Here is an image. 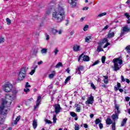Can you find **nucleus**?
I'll list each match as a JSON object with an SVG mask.
<instances>
[{
  "label": "nucleus",
  "instance_id": "obj_1",
  "mask_svg": "<svg viewBox=\"0 0 130 130\" xmlns=\"http://www.w3.org/2000/svg\"><path fill=\"white\" fill-rule=\"evenodd\" d=\"M13 94L8 93L6 95L5 99L2 100L1 104L0 105V115H7L9 113V108L12 105V102L16 100L17 96L16 94L18 93V91L14 90Z\"/></svg>",
  "mask_w": 130,
  "mask_h": 130
},
{
  "label": "nucleus",
  "instance_id": "obj_2",
  "mask_svg": "<svg viewBox=\"0 0 130 130\" xmlns=\"http://www.w3.org/2000/svg\"><path fill=\"white\" fill-rule=\"evenodd\" d=\"M65 16L64 4L59 2L55 5L52 12V19L54 21H56L57 23H60L63 21Z\"/></svg>",
  "mask_w": 130,
  "mask_h": 130
},
{
  "label": "nucleus",
  "instance_id": "obj_3",
  "mask_svg": "<svg viewBox=\"0 0 130 130\" xmlns=\"http://www.w3.org/2000/svg\"><path fill=\"white\" fill-rule=\"evenodd\" d=\"M113 62H114V71H119L122 67L121 64H122V59H121V57L113 59Z\"/></svg>",
  "mask_w": 130,
  "mask_h": 130
},
{
  "label": "nucleus",
  "instance_id": "obj_4",
  "mask_svg": "<svg viewBox=\"0 0 130 130\" xmlns=\"http://www.w3.org/2000/svg\"><path fill=\"white\" fill-rule=\"evenodd\" d=\"M27 70H26V68H22L18 75L17 80L18 81H23L25 78H26V74Z\"/></svg>",
  "mask_w": 130,
  "mask_h": 130
},
{
  "label": "nucleus",
  "instance_id": "obj_5",
  "mask_svg": "<svg viewBox=\"0 0 130 130\" xmlns=\"http://www.w3.org/2000/svg\"><path fill=\"white\" fill-rule=\"evenodd\" d=\"M4 92L6 93H10L13 89V84L10 82L8 81L5 83V84L2 86Z\"/></svg>",
  "mask_w": 130,
  "mask_h": 130
},
{
  "label": "nucleus",
  "instance_id": "obj_6",
  "mask_svg": "<svg viewBox=\"0 0 130 130\" xmlns=\"http://www.w3.org/2000/svg\"><path fill=\"white\" fill-rule=\"evenodd\" d=\"M115 108L116 110L115 111V114H113L111 116L112 119L115 121V120H117L118 119V115L120 113V111L119 110V106L117 105H115Z\"/></svg>",
  "mask_w": 130,
  "mask_h": 130
},
{
  "label": "nucleus",
  "instance_id": "obj_7",
  "mask_svg": "<svg viewBox=\"0 0 130 130\" xmlns=\"http://www.w3.org/2000/svg\"><path fill=\"white\" fill-rule=\"evenodd\" d=\"M53 106L55 114H58L62 109L61 107H60V105H59V104H55Z\"/></svg>",
  "mask_w": 130,
  "mask_h": 130
},
{
  "label": "nucleus",
  "instance_id": "obj_8",
  "mask_svg": "<svg viewBox=\"0 0 130 130\" xmlns=\"http://www.w3.org/2000/svg\"><path fill=\"white\" fill-rule=\"evenodd\" d=\"M100 43H102V45H103L104 43H106V44L104 46V48H106L107 46H108L109 45H110V44L108 43V39H107V38H104L102 42H100Z\"/></svg>",
  "mask_w": 130,
  "mask_h": 130
},
{
  "label": "nucleus",
  "instance_id": "obj_9",
  "mask_svg": "<svg viewBox=\"0 0 130 130\" xmlns=\"http://www.w3.org/2000/svg\"><path fill=\"white\" fill-rule=\"evenodd\" d=\"M94 102V96L90 95V96L88 97L87 101L85 102L86 104H93Z\"/></svg>",
  "mask_w": 130,
  "mask_h": 130
},
{
  "label": "nucleus",
  "instance_id": "obj_10",
  "mask_svg": "<svg viewBox=\"0 0 130 130\" xmlns=\"http://www.w3.org/2000/svg\"><path fill=\"white\" fill-rule=\"evenodd\" d=\"M129 31H130V29H129V28L127 27V26H123L122 28L121 35H123L124 34V33H125L126 32H129Z\"/></svg>",
  "mask_w": 130,
  "mask_h": 130
},
{
  "label": "nucleus",
  "instance_id": "obj_11",
  "mask_svg": "<svg viewBox=\"0 0 130 130\" xmlns=\"http://www.w3.org/2000/svg\"><path fill=\"white\" fill-rule=\"evenodd\" d=\"M77 1L78 0H68V3L72 8H75L77 6V3H76Z\"/></svg>",
  "mask_w": 130,
  "mask_h": 130
},
{
  "label": "nucleus",
  "instance_id": "obj_12",
  "mask_svg": "<svg viewBox=\"0 0 130 130\" xmlns=\"http://www.w3.org/2000/svg\"><path fill=\"white\" fill-rule=\"evenodd\" d=\"M40 102H41V96H39L36 101V105L35 106V109H36L39 105H40Z\"/></svg>",
  "mask_w": 130,
  "mask_h": 130
},
{
  "label": "nucleus",
  "instance_id": "obj_13",
  "mask_svg": "<svg viewBox=\"0 0 130 130\" xmlns=\"http://www.w3.org/2000/svg\"><path fill=\"white\" fill-rule=\"evenodd\" d=\"M73 50L75 52L80 51V50H81V46L77 44L74 45L73 46Z\"/></svg>",
  "mask_w": 130,
  "mask_h": 130
},
{
  "label": "nucleus",
  "instance_id": "obj_14",
  "mask_svg": "<svg viewBox=\"0 0 130 130\" xmlns=\"http://www.w3.org/2000/svg\"><path fill=\"white\" fill-rule=\"evenodd\" d=\"M84 70V67L83 66H80L78 67L76 70V74L78 73V71H79V75H81V71H83Z\"/></svg>",
  "mask_w": 130,
  "mask_h": 130
},
{
  "label": "nucleus",
  "instance_id": "obj_15",
  "mask_svg": "<svg viewBox=\"0 0 130 130\" xmlns=\"http://www.w3.org/2000/svg\"><path fill=\"white\" fill-rule=\"evenodd\" d=\"M106 124L108 125H110V124H112V120L110 118V117H108L106 120Z\"/></svg>",
  "mask_w": 130,
  "mask_h": 130
},
{
  "label": "nucleus",
  "instance_id": "obj_16",
  "mask_svg": "<svg viewBox=\"0 0 130 130\" xmlns=\"http://www.w3.org/2000/svg\"><path fill=\"white\" fill-rule=\"evenodd\" d=\"M102 43H99V46L96 50L98 52H100V51H103V49H102V48H101L102 47Z\"/></svg>",
  "mask_w": 130,
  "mask_h": 130
},
{
  "label": "nucleus",
  "instance_id": "obj_17",
  "mask_svg": "<svg viewBox=\"0 0 130 130\" xmlns=\"http://www.w3.org/2000/svg\"><path fill=\"white\" fill-rule=\"evenodd\" d=\"M20 119H21V116H17L15 120H14V121L13 122L14 124H15V125L18 124V122L20 120Z\"/></svg>",
  "mask_w": 130,
  "mask_h": 130
},
{
  "label": "nucleus",
  "instance_id": "obj_18",
  "mask_svg": "<svg viewBox=\"0 0 130 130\" xmlns=\"http://www.w3.org/2000/svg\"><path fill=\"white\" fill-rule=\"evenodd\" d=\"M104 78V83L105 84H108V83H109V82L108 81V76H103Z\"/></svg>",
  "mask_w": 130,
  "mask_h": 130
},
{
  "label": "nucleus",
  "instance_id": "obj_19",
  "mask_svg": "<svg viewBox=\"0 0 130 130\" xmlns=\"http://www.w3.org/2000/svg\"><path fill=\"white\" fill-rule=\"evenodd\" d=\"M76 111L77 112H80L81 111V105L80 104H77L76 105Z\"/></svg>",
  "mask_w": 130,
  "mask_h": 130
},
{
  "label": "nucleus",
  "instance_id": "obj_20",
  "mask_svg": "<svg viewBox=\"0 0 130 130\" xmlns=\"http://www.w3.org/2000/svg\"><path fill=\"white\" fill-rule=\"evenodd\" d=\"M32 126L35 129L37 127V120H34L32 122Z\"/></svg>",
  "mask_w": 130,
  "mask_h": 130
},
{
  "label": "nucleus",
  "instance_id": "obj_21",
  "mask_svg": "<svg viewBox=\"0 0 130 130\" xmlns=\"http://www.w3.org/2000/svg\"><path fill=\"white\" fill-rule=\"evenodd\" d=\"M83 58L84 61H89L90 60V58L87 55L83 56Z\"/></svg>",
  "mask_w": 130,
  "mask_h": 130
},
{
  "label": "nucleus",
  "instance_id": "obj_22",
  "mask_svg": "<svg viewBox=\"0 0 130 130\" xmlns=\"http://www.w3.org/2000/svg\"><path fill=\"white\" fill-rule=\"evenodd\" d=\"M114 32H109L107 36L108 38H112V37H114Z\"/></svg>",
  "mask_w": 130,
  "mask_h": 130
},
{
  "label": "nucleus",
  "instance_id": "obj_23",
  "mask_svg": "<svg viewBox=\"0 0 130 130\" xmlns=\"http://www.w3.org/2000/svg\"><path fill=\"white\" fill-rule=\"evenodd\" d=\"M126 121H127V118L123 119L121 122V126H124L125 123H126Z\"/></svg>",
  "mask_w": 130,
  "mask_h": 130
},
{
  "label": "nucleus",
  "instance_id": "obj_24",
  "mask_svg": "<svg viewBox=\"0 0 130 130\" xmlns=\"http://www.w3.org/2000/svg\"><path fill=\"white\" fill-rule=\"evenodd\" d=\"M106 12H103L102 13L99 14L98 16H97V18H101L104 16H106Z\"/></svg>",
  "mask_w": 130,
  "mask_h": 130
},
{
  "label": "nucleus",
  "instance_id": "obj_25",
  "mask_svg": "<svg viewBox=\"0 0 130 130\" xmlns=\"http://www.w3.org/2000/svg\"><path fill=\"white\" fill-rule=\"evenodd\" d=\"M5 41L6 40L5 39V38L3 36L0 37V44H2V43H5Z\"/></svg>",
  "mask_w": 130,
  "mask_h": 130
},
{
  "label": "nucleus",
  "instance_id": "obj_26",
  "mask_svg": "<svg viewBox=\"0 0 130 130\" xmlns=\"http://www.w3.org/2000/svg\"><path fill=\"white\" fill-rule=\"evenodd\" d=\"M6 118V117H0V124H3L4 122H5V119Z\"/></svg>",
  "mask_w": 130,
  "mask_h": 130
},
{
  "label": "nucleus",
  "instance_id": "obj_27",
  "mask_svg": "<svg viewBox=\"0 0 130 130\" xmlns=\"http://www.w3.org/2000/svg\"><path fill=\"white\" fill-rule=\"evenodd\" d=\"M54 75H55V72L53 71V73L49 75V79H53V77H54Z\"/></svg>",
  "mask_w": 130,
  "mask_h": 130
},
{
  "label": "nucleus",
  "instance_id": "obj_28",
  "mask_svg": "<svg viewBox=\"0 0 130 130\" xmlns=\"http://www.w3.org/2000/svg\"><path fill=\"white\" fill-rule=\"evenodd\" d=\"M91 36H88L85 38V42H90V40H91Z\"/></svg>",
  "mask_w": 130,
  "mask_h": 130
},
{
  "label": "nucleus",
  "instance_id": "obj_29",
  "mask_svg": "<svg viewBox=\"0 0 130 130\" xmlns=\"http://www.w3.org/2000/svg\"><path fill=\"white\" fill-rule=\"evenodd\" d=\"M95 124H99V123H101V120L99 118H97L95 121Z\"/></svg>",
  "mask_w": 130,
  "mask_h": 130
},
{
  "label": "nucleus",
  "instance_id": "obj_30",
  "mask_svg": "<svg viewBox=\"0 0 130 130\" xmlns=\"http://www.w3.org/2000/svg\"><path fill=\"white\" fill-rule=\"evenodd\" d=\"M70 115H71V116H72V117H77V114H76V113H75L74 112H71Z\"/></svg>",
  "mask_w": 130,
  "mask_h": 130
},
{
  "label": "nucleus",
  "instance_id": "obj_31",
  "mask_svg": "<svg viewBox=\"0 0 130 130\" xmlns=\"http://www.w3.org/2000/svg\"><path fill=\"white\" fill-rule=\"evenodd\" d=\"M125 50L127 53H130V45L127 46L125 48Z\"/></svg>",
  "mask_w": 130,
  "mask_h": 130
},
{
  "label": "nucleus",
  "instance_id": "obj_32",
  "mask_svg": "<svg viewBox=\"0 0 130 130\" xmlns=\"http://www.w3.org/2000/svg\"><path fill=\"white\" fill-rule=\"evenodd\" d=\"M6 22L7 25H10V24H12V21L9 18H6Z\"/></svg>",
  "mask_w": 130,
  "mask_h": 130
},
{
  "label": "nucleus",
  "instance_id": "obj_33",
  "mask_svg": "<svg viewBox=\"0 0 130 130\" xmlns=\"http://www.w3.org/2000/svg\"><path fill=\"white\" fill-rule=\"evenodd\" d=\"M41 53H43H43H45V54L47 53V49H46V48L42 49L41 50Z\"/></svg>",
  "mask_w": 130,
  "mask_h": 130
},
{
  "label": "nucleus",
  "instance_id": "obj_34",
  "mask_svg": "<svg viewBox=\"0 0 130 130\" xmlns=\"http://www.w3.org/2000/svg\"><path fill=\"white\" fill-rule=\"evenodd\" d=\"M53 120L54 123H56V120H57V119L56 118V115H53Z\"/></svg>",
  "mask_w": 130,
  "mask_h": 130
},
{
  "label": "nucleus",
  "instance_id": "obj_35",
  "mask_svg": "<svg viewBox=\"0 0 130 130\" xmlns=\"http://www.w3.org/2000/svg\"><path fill=\"white\" fill-rule=\"evenodd\" d=\"M60 67H62V63H61V62H58L55 66V68H56L57 69Z\"/></svg>",
  "mask_w": 130,
  "mask_h": 130
},
{
  "label": "nucleus",
  "instance_id": "obj_36",
  "mask_svg": "<svg viewBox=\"0 0 130 130\" xmlns=\"http://www.w3.org/2000/svg\"><path fill=\"white\" fill-rule=\"evenodd\" d=\"M59 51L58 50V49L55 48L54 50V53L55 55H57V53H58Z\"/></svg>",
  "mask_w": 130,
  "mask_h": 130
},
{
  "label": "nucleus",
  "instance_id": "obj_37",
  "mask_svg": "<svg viewBox=\"0 0 130 130\" xmlns=\"http://www.w3.org/2000/svg\"><path fill=\"white\" fill-rule=\"evenodd\" d=\"M80 129V125L78 124L75 125V130H79Z\"/></svg>",
  "mask_w": 130,
  "mask_h": 130
},
{
  "label": "nucleus",
  "instance_id": "obj_38",
  "mask_svg": "<svg viewBox=\"0 0 130 130\" xmlns=\"http://www.w3.org/2000/svg\"><path fill=\"white\" fill-rule=\"evenodd\" d=\"M46 123H48L49 124H52V122H51V121L48 120V119H46L45 120Z\"/></svg>",
  "mask_w": 130,
  "mask_h": 130
},
{
  "label": "nucleus",
  "instance_id": "obj_39",
  "mask_svg": "<svg viewBox=\"0 0 130 130\" xmlns=\"http://www.w3.org/2000/svg\"><path fill=\"white\" fill-rule=\"evenodd\" d=\"M89 29V25H85V26L83 28L84 31H87Z\"/></svg>",
  "mask_w": 130,
  "mask_h": 130
},
{
  "label": "nucleus",
  "instance_id": "obj_40",
  "mask_svg": "<svg viewBox=\"0 0 130 130\" xmlns=\"http://www.w3.org/2000/svg\"><path fill=\"white\" fill-rule=\"evenodd\" d=\"M24 92H25V93H27L28 92H30V89L28 88V87H25L24 89Z\"/></svg>",
  "mask_w": 130,
  "mask_h": 130
},
{
  "label": "nucleus",
  "instance_id": "obj_41",
  "mask_svg": "<svg viewBox=\"0 0 130 130\" xmlns=\"http://www.w3.org/2000/svg\"><path fill=\"white\" fill-rule=\"evenodd\" d=\"M112 129L115 130V122H114L112 124Z\"/></svg>",
  "mask_w": 130,
  "mask_h": 130
},
{
  "label": "nucleus",
  "instance_id": "obj_42",
  "mask_svg": "<svg viewBox=\"0 0 130 130\" xmlns=\"http://www.w3.org/2000/svg\"><path fill=\"white\" fill-rule=\"evenodd\" d=\"M52 32L53 34H56V33H57V32H58V30H57V29L53 28L52 30Z\"/></svg>",
  "mask_w": 130,
  "mask_h": 130
},
{
  "label": "nucleus",
  "instance_id": "obj_43",
  "mask_svg": "<svg viewBox=\"0 0 130 130\" xmlns=\"http://www.w3.org/2000/svg\"><path fill=\"white\" fill-rule=\"evenodd\" d=\"M70 80H71V76H69L67 78V79L65 80L64 83L66 84H67V83H68V82H69V81H70Z\"/></svg>",
  "mask_w": 130,
  "mask_h": 130
},
{
  "label": "nucleus",
  "instance_id": "obj_44",
  "mask_svg": "<svg viewBox=\"0 0 130 130\" xmlns=\"http://www.w3.org/2000/svg\"><path fill=\"white\" fill-rule=\"evenodd\" d=\"M99 63V60L95 61L92 65L91 67H94V66H96V64H98Z\"/></svg>",
  "mask_w": 130,
  "mask_h": 130
},
{
  "label": "nucleus",
  "instance_id": "obj_45",
  "mask_svg": "<svg viewBox=\"0 0 130 130\" xmlns=\"http://www.w3.org/2000/svg\"><path fill=\"white\" fill-rule=\"evenodd\" d=\"M91 87L93 89V90H96V86H95L93 83H91Z\"/></svg>",
  "mask_w": 130,
  "mask_h": 130
},
{
  "label": "nucleus",
  "instance_id": "obj_46",
  "mask_svg": "<svg viewBox=\"0 0 130 130\" xmlns=\"http://www.w3.org/2000/svg\"><path fill=\"white\" fill-rule=\"evenodd\" d=\"M34 73H35V68L31 71V72L29 73V75L32 76L33 74H34Z\"/></svg>",
  "mask_w": 130,
  "mask_h": 130
},
{
  "label": "nucleus",
  "instance_id": "obj_47",
  "mask_svg": "<svg viewBox=\"0 0 130 130\" xmlns=\"http://www.w3.org/2000/svg\"><path fill=\"white\" fill-rule=\"evenodd\" d=\"M30 87H31V85L29 84L28 82H26L25 84V88H30Z\"/></svg>",
  "mask_w": 130,
  "mask_h": 130
},
{
  "label": "nucleus",
  "instance_id": "obj_48",
  "mask_svg": "<svg viewBox=\"0 0 130 130\" xmlns=\"http://www.w3.org/2000/svg\"><path fill=\"white\" fill-rule=\"evenodd\" d=\"M105 59H106L105 56H103L102 58V61L103 63H104V62H105Z\"/></svg>",
  "mask_w": 130,
  "mask_h": 130
},
{
  "label": "nucleus",
  "instance_id": "obj_49",
  "mask_svg": "<svg viewBox=\"0 0 130 130\" xmlns=\"http://www.w3.org/2000/svg\"><path fill=\"white\" fill-rule=\"evenodd\" d=\"M99 127H100V129H102V128H103V124L100 123L99 124Z\"/></svg>",
  "mask_w": 130,
  "mask_h": 130
},
{
  "label": "nucleus",
  "instance_id": "obj_50",
  "mask_svg": "<svg viewBox=\"0 0 130 130\" xmlns=\"http://www.w3.org/2000/svg\"><path fill=\"white\" fill-rule=\"evenodd\" d=\"M121 78L122 82H125V79H124L123 76H121Z\"/></svg>",
  "mask_w": 130,
  "mask_h": 130
},
{
  "label": "nucleus",
  "instance_id": "obj_51",
  "mask_svg": "<svg viewBox=\"0 0 130 130\" xmlns=\"http://www.w3.org/2000/svg\"><path fill=\"white\" fill-rule=\"evenodd\" d=\"M57 33H58V34H59V35L61 34L62 33V30L60 29L58 30V32Z\"/></svg>",
  "mask_w": 130,
  "mask_h": 130
},
{
  "label": "nucleus",
  "instance_id": "obj_52",
  "mask_svg": "<svg viewBox=\"0 0 130 130\" xmlns=\"http://www.w3.org/2000/svg\"><path fill=\"white\" fill-rule=\"evenodd\" d=\"M125 17H126V18H127L128 19H129V15H128V13H125Z\"/></svg>",
  "mask_w": 130,
  "mask_h": 130
},
{
  "label": "nucleus",
  "instance_id": "obj_53",
  "mask_svg": "<svg viewBox=\"0 0 130 130\" xmlns=\"http://www.w3.org/2000/svg\"><path fill=\"white\" fill-rule=\"evenodd\" d=\"M109 28V26L106 25L103 29V30H107V28Z\"/></svg>",
  "mask_w": 130,
  "mask_h": 130
},
{
  "label": "nucleus",
  "instance_id": "obj_54",
  "mask_svg": "<svg viewBox=\"0 0 130 130\" xmlns=\"http://www.w3.org/2000/svg\"><path fill=\"white\" fill-rule=\"evenodd\" d=\"M117 87L119 89V88H120V87H121V85H120V83H117Z\"/></svg>",
  "mask_w": 130,
  "mask_h": 130
},
{
  "label": "nucleus",
  "instance_id": "obj_55",
  "mask_svg": "<svg viewBox=\"0 0 130 130\" xmlns=\"http://www.w3.org/2000/svg\"><path fill=\"white\" fill-rule=\"evenodd\" d=\"M83 126L85 128H88V125L86 123L84 124Z\"/></svg>",
  "mask_w": 130,
  "mask_h": 130
},
{
  "label": "nucleus",
  "instance_id": "obj_56",
  "mask_svg": "<svg viewBox=\"0 0 130 130\" xmlns=\"http://www.w3.org/2000/svg\"><path fill=\"white\" fill-rule=\"evenodd\" d=\"M43 62L42 61H39L38 62V64L39 65V66H40V64H42V63H43Z\"/></svg>",
  "mask_w": 130,
  "mask_h": 130
},
{
  "label": "nucleus",
  "instance_id": "obj_57",
  "mask_svg": "<svg viewBox=\"0 0 130 130\" xmlns=\"http://www.w3.org/2000/svg\"><path fill=\"white\" fill-rule=\"evenodd\" d=\"M125 81H126L127 83V84H129L130 81H129V80L128 79H125Z\"/></svg>",
  "mask_w": 130,
  "mask_h": 130
},
{
  "label": "nucleus",
  "instance_id": "obj_58",
  "mask_svg": "<svg viewBox=\"0 0 130 130\" xmlns=\"http://www.w3.org/2000/svg\"><path fill=\"white\" fill-rule=\"evenodd\" d=\"M89 9V7H84L83 8V11H87Z\"/></svg>",
  "mask_w": 130,
  "mask_h": 130
},
{
  "label": "nucleus",
  "instance_id": "obj_59",
  "mask_svg": "<svg viewBox=\"0 0 130 130\" xmlns=\"http://www.w3.org/2000/svg\"><path fill=\"white\" fill-rule=\"evenodd\" d=\"M114 90H115V91H118V90H119V88L115 86L114 87Z\"/></svg>",
  "mask_w": 130,
  "mask_h": 130
},
{
  "label": "nucleus",
  "instance_id": "obj_60",
  "mask_svg": "<svg viewBox=\"0 0 130 130\" xmlns=\"http://www.w3.org/2000/svg\"><path fill=\"white\" fill-rule=\"evenodd\" d=\"M125 100L126 101H129V97H126Z\"/></svg>",
  "mask_w": 130,
  "mask_h": 130
},
{
  "label": "nucleus",
  "instance_id": "obj_61",
  "mask_svg": "<svg viewBox=\"0 0 130 130\" xmlns=\"http://www.w3.org/2000/svg\"><path fill=\"white\" fill-rule=\"evenodd\" d=\"M90 118H93V117H94V114H91L90 115Z\"/></svg>",
  "mask_w": 130,
  "mask_h": 130
},
{
  "label": "nucleus",
  "instance_id": "obj_62",
  "mask_svg": "<svg viewBox=\"0 0 130 130\" xmlns=\"http://www.w3.org/2000/svg\"><path fill=\"white\" fill-rule=\"evenodd\" d=\"M126 4H127V5H128L130 4V0H127V2H126Z\"/></svg>",
  "mask_w": 130,
  "mask_h": 130
},
{
  "label": "nucleus",
  "instance_id": "obj_63",
  "mask_svg": "<svg viewBox=\"0 0 130 130\" xmlns=\"http://www.w3.org/2000/svg\"><path fill=\"white\" fill-rule=\"evenodd\" d=\"M119 92H120L121 93H122V92L123 91V89H121V88H119Z\"/></svg>",
  "mask_w": 130,
  "mask_h": 130
},
{
  "label": "nucleus",
  "instance_id": "obj_64",
  "mask_svg": "<svg viewBox=\"0 0 130 130\" xmlns=\"http://www.w3.org/2000/svg\"><path fill=\"white\" fill-rule=\"evenodd\" d=\"M127 24H129L130 23V19L129 18L127 20Z\"/></svg>",
  "mask_w": 130,
  "mask_h": 130
}]
</instances>
